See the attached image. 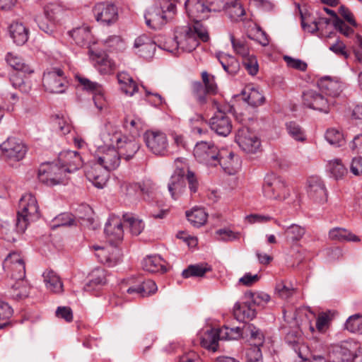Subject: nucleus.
I'll return each instance as SVG.
<instances>
[{
    "mask_svg": "<svg viewBox=\"0 0 362 362\" xmlns=\"http://www.w3.org/2000/svg\"><path fill=\"white\" fill-rule=\"evenodd\" d=\"M205 165L208 168L220 166L228 175H235L240 166V160L232 151L219 149L214 143L205 141Z\"/></svg>",
    "mask_w": 362,
    "mask_h": 362,
    "instance_id": "f257e3e1",
    "label": "nucleus"
},
{
    "mask_svg": "<svg viewBox=\"0 0 362 362\" xmlns=\"http://www.w3.org/2000/svg\"><path fill=\"white\" fill-rule=\"evenodd\" d=\"M100 138L105 145H116L120 158L126 160L132 159L140 148L134 136L128 137L122 132L106 127L100 133Z\"/></svg>",
    "mask_w": 362,
    "mask_h": 362,
    "instance_id": "f03ea898",
    "label": "nucleus"
},
{
    "mask_svg": "<svg viewBox=\"0 0 362 362\" xmlns=\"http://www.w3.org/2000/svg\"><path fill=\"white\" fill-rule=\"evenodd\" d=\"M40 216L36 198L32 194H25L21 198L16 218V230L23 233L30 222L37 221Z\"/></svg>",
    "mask_w": 362,
    "mask_h": 362,
    "instance_id": "7ed1b4c3",
    "label": "nucleus"
},
{
    "mask_svg": "<svg viewBox=\"0 0 362 362\" xmlns=\"http://www.w3.org/2000/svg\"><path fill=\"white\" fill-rule=\"evenodd\" d=\"M250 115H235L238 122L243 124V127L238 129L235 141L239 147L245 152L248 153H255L261 147L260 139L255 132H251L247 125L252 118Z\"/></svg>",
    "mask_w": 362,
    "mask_h": 362,
    "instance_id": "20e7f679",
    "label": "nucleus"
},
{
    "mask_svg": "<svg viewBox=\"0 0 362 362\" xmlns=\"http://www.w3.org/2000/svg\"><path fill=\"white\" fill-rule=\"evenodd\" d=\"M175 39L179 48L185 52H192L199 45L200 40L204 41V30L202 24L178 26L175 30Z\"/></svg>",
    "mask_w": 362,
    "mask_h": 362,
    "instance_id": "39448f33",
    "label": "nucleus"
},
{
    "mask_svg": "<svg viewBox=\"0 0 362 362\" xmlns=\"http://www.w3.org/2000/svg\"><path fill=\"white\" fill-rule=\"evenodd\" d=\"M243 334H245L244 326L243 328L223 326L218 329H211L205 333L206 336L205 337V349L214 353L218 350L219 341L236 340Z\"/></svg>",
    "mask_w": 362,
    "mask_h": 362,
    "instance_id": "423d86ee",
    "label": "nucleus"
},
{
    "mask_svg": "<svg viewBox=\"0 0 362 362\" xmlns=\"http://www.w3.org/2000/svg\"><path fill=\"white\" fill-rule=\"evenodd\" d=\"M262 189L264 196L270 199H284L288 194L285 180L274 173L266 175Z\"/></svg>",
    "mask_w": 362,
    "mask_h": 362,
    "instance_id": "0eeeda50",
    "label": "nucleus"
},
{
    "mask_svg": "<svg viewBox=\"0 0 362 362\" xmlns=\"http://www.w3.org/2000/svg\"><path fill=\"white\" fill-rule=\"evenodd\" d=\"M67 83L65 74L60 68H51L44 72L42 85L45 89L49 93H64L67 87Z\"/></svg>",
    "mask_w": 362,
    "mask_h": 362,
    "instance_id": "6e6552de",
    "label": "nucleus"
},
{
    "mask_svg": "<svg viewBox=\"0 0 362 362\" xmlns=\"http://www.w3.org/2000/svg\"><path fill=\"white\" fill-rule=\"evenodd\" d=\"M64 169L57 163H42L38 170L39 180L47 186H54L64 182Z\"/></svg>",
    "mask_w": 362,
    "mask_h": 362,
    "instance_id": "1a4fd4ad",
    "label": "nucleus"
},
{
    "mask_svg": "<svg viewBox=\"0 0 362 362\" xmlns=\"http://www.w3.org/2000/svg\"><path fill=\"white\" fill-rule=\"evenodd\" d=\"M144 139L147 148L153 154L165 156L168 150V139L165 133L157 129L146 131Z\"/></svg>",
    "mask_w": 362,
    "mask_h": 362,
    "instance_id": "9d476101",
    "label": "nucleus"
},
{
    "mask_svg": "<svg viewBox=\"0 0 362 362\" xmlns=\"http://www.w3.org/2000/svg\"><path fill=\"white\" fill-rule=\"evenodd\" d=\"M0 150L6 159L19 161L25 157L28 148L21 139L9 136L0 144Z\"/></svg>",
    "mask_w": 362,
    "mask_h": 362,
    "instance_id": "9b49d317",
    "label": "nucleus"
},
{
    "mask_svg": "<svg viewBox=\"0 0 362 362\" xmlns=\"http://www.w3.org/2000/svg\"><path fill=\"white\" fill-rule=\"evenodd\" d=\"M95 158L98 164L108 172L116 170L120 165L121 158L112 145L100 148Z\"/></svg>",
    "mask_w": 362,
    "mask_h": 362,
    "instance_id": "f8f14e48",
    "label": "nucleus"
},
{
    "mask_svg": "<svg viewBox=\"0 0 362 362\" xmlns=\"http://www.w3.org/2000/svg\"><path fill=\"white\" fill-rule=\"evenodd\" d=\"M92 11L95 20L101 25L109 26L118 20L117 8L112 4L98 3Z\"/></svg>",
    "mask_w": 362,
    "mask_h": 362,
    "instance_id": "ddd939ff",
    "label": "nucleus"
},
{
    "mask_svg": "<svg viewBox=\"0 0 362 362\" xmlns=\"http://www.w3.org/2000/svg\"><path fill=\"white\" fill-rule=\"evenodd\" d=\"M98 260L108 267L117 264L122 259V252L117 244H109L105 247H94Z\"/></svg>",
    "mask_w": 362,
    "mask_h": 362,
    "instance_id": "4468645a",
    "label": "nucleus"
},
{
    "mask_svg": "<svg viewBox=\"0 0 362 362\" xmlns=\"http://www.w3.org/2000/svg\"><path fill=\"white\" fill-rule=\"evenodd\" d=\"M168 189L174 200L178 199L185 192V172L182 168L177 167L170 178Z\"/></svg>",
    "mask_w": 362,
    "mask_h": 362,
    "instance_id": "2eb2a0df",
    "label": "nucleus"
},
{
    "mask_svg": "<svg viewBox=\"0 0 362 362\" xmlns=\"http://www.w3.org/2000/svg\"><path fill=\"white\" fill-rule=\"evenodd\" d=\"M104 232L110 244H118L124 236L123 226L119 217L112 215L105 223Z\"/></svg>",
    "mask_w": 362,
    "mask_h": 362,
    "instance_id": "dca6fc26",
    "label": "nucleus"
},
{
    "mask_svg": "<svg viewBox=\"0 0 362 362\" xmlns=\"http://www.w3.org/2000/svg\"><path fill=\"white\" fill-rule=\"evenodd\" d=\"M146 24L149 28L160 29L168 22V16L162 6H153L149 8L144 16Z\"/></svg>",
    "mask_w": 362,
    "mask_h": 362,
    "instance_id": "f3484780",
    "label": "nucleus"
},
{
    "mask_svg": "<svg viewBox=\"0 0 362 362\" xmlns=\"http://www.w3.org/2000/svg\"><path fill=\"white\" fill-rule=\"evenodd\" d=\"M59 165L64 173H73L83 166V160L77 151H64L59 155Z\"/></svg>",
    "mask_w": 362,
    "mask_h": 362,
    "instance_id": "a211bd4d",
    "label": "nucleus"
},
{
    "mask_svg": "<svg viewBox=\"0 0 362 362\" xmlns=\"http://www.w3.org/2000/svg\"><path fill=\"white\" fill-rule=\"evenodd\" d=\"M108 173L97 161L87 165L85 170L87 179L98 188H103L105 187L108 180Z\"/></svg>",
    "mask_w": 362,
    "mask_h": 362,
    "instance_id": "6ab92c4d",
    "label": "nucleus"
},
{
    "mask_svg": "<svg viewBox=\"0 0 362 362\" xmlns=\"http://www.w3.org/2000/svg\"><path fill=\"white\" fill-rule=\"evenodd\" d=\"M89 56L101 74H110L115 69V62L103 51L89 49Z\"/></svg>",
    "mask_w": 362,
    "mask_h": 362,
    "instance_id": "aec40b11",
    "label": "nucleus"
},
{
    "mask_svg": "<svg viewBox=\"0 0 362 362\" xmlns=\"http://www.w3.org/2000/svg\"><path fill=\"white\" fill-rule=\"evenodd\" d=\"M308 194L314 202L325 203L327 200V192L322 180L313 176L308 180Z\"/></svg>",
    "mask_w": 362,
    "mask_h": 362,
    "instance_id": "412c9836",
    "label": "nucleus"
},
{
    "mask_svg": "<svg viewBox=\"0 0 362 362\" xmlns=\"http://www.w3.org/2000/svg\"><path fill=\"white\" fill-rule=\"evenodd\" d=\"M317 86L320 90L331 97L335 98L339 96L342 92L343 83L329 76H324L317 81Z\"/></svg>",
    "mask_w": 362,
    "mask_h": 362,
    "instance_id": "4be33fe9",
    "label": "nucleus"
},
{
    "mask_svg": "<svg viewBox=\"0 0 362 362\" xmlns=\"http://www.w3.org/2000/svg\"><path fill=\"white\" fill-rule=\"evenodd\" d=\"M209 125L211 130L223 136H228L233 128L231 120L226 115H215L211 118Z\"/></svg>",
    "mask_w": 362,
    "mask_h": 362,
    "instance_id": "5701e85b",
    "label": "nucleus"
},
{
    "mask_svg": "<svg viewBox=\"0 0 362 362\" xmlns=\"http://www.w3.org/2000/svg\"><path fill=\"white\" fill-rule=\"evenodd\" d=\"M233 315L240 322L252 320L256 317L255 306L252 302H237L233 307Z\"/></svg>",
    "mask_w": 362,
    "mask_h": 362,
    "instance_id": "b1692460",
    "label": "nucleus"
},
{
    "mask_svg": "<svg viewBox=\"0 0 362 362\" xmlns=\"http://www.w3.org/2000/svg\"><path fill=\"white\" fill-rule=\"evenodd\" d=\"M156 40L153 41L146 35L138 37L134 42V47L137 49V54L141 57L151 58L156 51Z\"/></svg>",
    "mask_w": 362,
    "mask_h": 362,
    "instance_id": "393cba45",
    "label": "nucleus"
},
{
    "mask_svg": "<svg viewBox=\"0 0 362 362\" xmlns=\"http://www.w3.org/2000/svg\"><path fill=\"white\" fill-rule=\"evenodd\" d=\"M332 321V315L330 311L321 312L316 318L315 326L310 322L309 330L314 337L316 333L326 334L331 326Z\"/></svg>",
    "mask_w": 362,
    "mask_h": 362,
    "instance_id": "a878e982",
    "label": "nucleus"
},
{
    "mask_svg": "<svg viewBox=\"0 0 362 362\" xmlns=\"http://www.w3.org/2000/svg\"><path fill=\"white\" fill-rule=\"evenodd\" d=\"M185 6L188 16L194 22V24H202L204 0H187Z\"/></svg>",
    "mask_w": 362,
    "mask_h": 362,
    "instance_id": "bb28decb",
    "label": "nucleus"
},
{
    "mask_svg": "<svg viewBox=\"0 0 362 362\" xmlns=\"http://www.w3.org/2000/svg\"><path fill=\"white\" fill-rule=\"evenodd\" d=\"M5 59L7 64L16 71L28 74L34 72L33 67L30 64L26 63L25 60L17 54L8 52L6 54Z\"/></svg>",
    "mask_w": 362,
    "mask_h": 362,
    "instance_id": "cd10ccee",
    "label": "nucleus"
},
{
    "mask_svg": "<svg viewBox=\"0 0 362 362\" xmlns=\"http://www.w3.org/2000/svg\"><path fill=\"white\" fill-rule=\"evenodd\" d=\"M9 33L14 43L24 45L28 40V29L21 23L14 22L9 26Z\"/></svg>",
    "mask_w": 362,
    "mask_h": 362,
    "instance_id": "c85d7f7f",
    "label": "nucleus"
},
{
    "mask_svg": "<svg viewBox=\"0 0 362 362\" xmlns=\"http://www.w3.org/2000/svg\"><path fill=\"white\" fill-rule=\"evenodd\" d=\"M117 78L120 89L125 95L132 96L138 91L137 83L128 73L119 72L117 74Z\"/></svg>",
    "mask_w": 362,
    "mask_h": 362,
    "instance_id": "c756f323",
    "label": "nucleus"
},
{
    "mask_svg": "<svg viewBox=\"0 0 362 362\" xmlns=\"http://www.w3.org/2000/svg\"><path fill=\"white\" fill-rule=\"evenodd\" d=\"M305 100H307L310 98L312 100L310 103H305L308 107L314 110L323 112L324 113H328L331 110L328 105V101L322 95L316 93H308L305 95Z\"/></svg>",
    "mask_w": 362,
    "mask_h": 362,
    "instance_id": "7c9ffc66",
    "label": "nucleus"
},
{
    "mask_svg": "<svg viewBox=\"0 0 362 362\" xmlns=\"http://www.w3.org/2000/svg\"><path fill=\"white\" fill-rule=\"evenodd\" d=\"M146 124L145 122L137 115H127L123 121V127L129 131L132 136H137L143 130Z\"/></svg>",
    "mask_w": 362,
    "mask_h": 362,
    "instance_id": "2f4dec72",
    "label": "nucleus"
},
{
    "mask_svg": "<svg viewBox=\"0 0 362 362\" xmlns=\"http://www.w3.org/2000/svg\"><path fill=\"white\" fill-rule=\"evenodd\" d=\"M241 94L243 100L252 107H258L265 100L264 95L257 89L251 86H246Z\"/></svg>",
    "mask_w": 362,
    "mask_h": 362,
    "instance_id": "473e14b6",
    "label": "nucleus"
},
{
    "mask_svg": "<svg viewBox=\"0 0 362 362\" xmlns=\"http://www.w3.org/2000/svg\"><path fill=\"white\" fill-rule=\"evenodd\" d=\"M44 282L47 288L56 293L63 291V284L59 276L54 272L46 271L43 273Z\"/></svg>",
    "mask_w": 362,
    "mask_h": 362,
    "instance_id": "72a5a7b5",
    "label": "nucleus"
},
{
    "mask_svg": "<svg viewBox=\"0 0 362 362\" xmlns=\"http://www.w3.org/2000/svg\"><path fill=\"white\" fill-rule=\"evenodd\" d=\"M223 69L230 75H235L240 69L238 61L232 55L220 53L217 56Z\"/></svg>",
    "mask_w": 362,
    "mask_h": 362,
    "instance_id": "f704fd0d",
    "label": "nucleus"
},
{
    "mask_svg": "<svg viewBox=\"0 0 362 362\" xmlns=\"http://www.w3.org/2000/svg\"><path fill=\"white\" fill-rule=\"evenodd\" d=\"M129 187L134 189H139L144 199L148 202L154 198L157 189L156 184L151 180H146L142 182L132 185Z\"/></svg>",
    "mask_w": 362,
    "mask_h": 362,
    "instance_id": "c9c22d12",
    "label": "nucleus"
},
{
    "mask_svg": "<svg viewBox=\"0 0 362 362\" xmlns=\"http://www.w3.org/2000/svg\"><path fill=\"white\" fill-rule=\"evenodd\" d=\"M163 259L158 255L148 256L144 259L142 267L144 270L151 273L165 272L166 268L163 265Z\"/></svg>",
    "mask_w": 362,
    "mask_h": 362,
    "instance_id": "e433bc0d",
    "label": "nucleus"
},
{
    "mask_svg": "<svg viewBox=\"0 0 362 362\" xmlns=\"http://www.w3.org/2000/svg\"><path fill=\"white\" fill-rule=\"evenodd\" d=\"M329 238L334 241L359 242L360 238L343 228H334L329 231Z\"/></svg>",
    "mask_w": 362,
    "mask_h": 362,
    "instance_id": "4c0bfd02",
    "label": "nucleus"
},
{
    "mask_svg": "<svg viewBox=\"0 0 362 362\" xmlns=\"http://www.w3.org/2000/svg\"><path fill=\"white\" fill-rule=\"evenodd\" d=\"M327 171L336 180L341 179L346 173L347 169L339 158H334L327 162Z\"/></svg>",
    "mask_w": 362,
    "mask_h": 362,
    "instance_id": "58836bf2",
    "label": "nucleus"
},
{
    "mask_svg": "<svg viewBox=\"0 0 362 362\" xmlns=\"http://www.w3.org/2000/svg\"><path fill=\"white\" fill-rule=\"evenodd\" d=\"M244 333L246 337H249L250 341L253 343L252 346H262L264 342V335L259 328L253 324L244 325Z\"/></svg>",
    "mask_w": 362,
    "mask_h": 362,
    "instance_id": "ea45409f",
    "label": "nucleus"
},
{
    "mask_svg": "<svg viewBox=\"0 0 362 362\" xmlns=\"http://www.w3.org/2000/svg\"><path fill=\"white\" fill-rule=\"evenodd\" d=\"M305 231L304 227L297 224H291L290 226L286 227L284 235L288 242L296 244L303 238Z\"/></svg>",
    "mask_w": 362,
    "mask_h": 362,
    "instance_id": "a19ab883",
    "label": "nucleus"
},
{
    "mask_svg": "<svg viewBox=\"0 0 362 362\" xmlns=\"http://www.w3.org/2000/svg\"><path fill=\"white\" fill-rule=\"evenodd\" d=\"M186 216L194 227L199 228L204 225V208L201 206H194L187 211Z\"/></svg>",
    "mask_w": 362,
    "mask_h": 362,
    "instance_id": "79ce46f5",
    "label": "nucleus"
},
{
    "mask_svg": "<svg viewBox=\"0 0 362 362\" xmlns=\"http://www.w3.org/2000/svg\"><path fill=\"white\" fill-rule=\"evenodd\" d=\"M325 138L329 144L336 147L341 146L344 144L343 133L335 128L328 129L325 132Z\"/></svg>",
    "mask_w": 362,
    "mask_h": 362,
    "instance_id": "37998d69",
    "label": "nucleus"
},
{
    "mask_svg": "<svg viewBox=\"0 0 362 362\" xmlns=\"http://www.w3.org/2000/svg\"><path fill=\"white\" fill-rule=\"evenodd\" d=\"M286 128L288 134L296 141H305L306 136L305 134V131L296 122L291 121L286 122Z\"/></svg>",
    "mask_w": 362,
    "mask_h": 362,
    "instance_id": "c03bdc74",
    "label": "nucleus"
},
{
    "mask_svg": "<svg viewBox=\"0 0 362 362\" xmlns=\"http://www.w3.org/2000/svg\"><path fill=\"white\" fill-rule=\"evenodd\" d=\"M71 37L76 43L80 46L86 45L91 38V33L88 28H78L74 30Z\"/></svg>",
    "mask_w": 362,
    "mask_h": 362,
    "instance_id": "a18cd8bd",
    "label": "nucleus"
},
{
    "mask_svg": "<svg viewBox=\"0 0 362 362\" xmlns=\"http://www.w3.org/2000/svg\"><path fill=\"white\" fill-rule=\"evenodd\" d=\"M230 40L234 52L243 59L250 55L249 47L246 42L242 39H236L233 35H230Z\"/></svg>",
    "mask_w": 362,
    "mask_h": 362,
    "instance_id": "49530a36",
    "label": "nucleus"
},
{
    "mask_svg": "<svg viewBox=\"0 0 362 362\" xmlns=\"http://www.w3.org/2000/svg\"><path fill=\"white\" fill-rule=\"evenodd\" d=\"M123 218L128 223L130 232L134 235H139L144 229V223L142 220L136 218L130 214H124Z\"/></svg>",
    "mask_w": 362,
    "mask_h": 362,
    "instance_id": "de8ad7c7",
    "label": "nucleus"
},
{
    "mask_svg": "<svg viewBox=\"0 0 362 362\" xmlns=\"http://www.w3.org/2000/svg\"><path fill=\"white\" fill-rule=\"evenodd\" d=\"M106 284L105 272L103 269H98L91 274V279L86 286V289L89 291L90 288H95L98 286Z\"/></svg>",
    "mask_w": 362,
    "mask_h": 362,
    "instance_id": "09e8293b",
    "label": "nucleus"
},
{
    "mask_svg": "<svg viewBox=\"0 0 362 362\" xmlns=\"http://www.w3.org/2000/svg\"><path fill=\"white\" fill-rule=\"evenodd\" d=\"M75 79L78 84L83 87V89L86 90L90 91L94 93L101 91V86L98 83L91 81L79 74L75 75Z\"/></svg>",
    "mask_w": 362,
    "mask_h": 362,
    "instance_id": "8fccbe9b",
    "label": "nucleus"
},
{
    "mask_svg": "<svg viewBox=\"0 0 362 362\" xmlns=\"http://www.w3.org/2000/svg\"><path fill=\"white\" fill-rule=\"evenodd\" d=\"M156 43L160 49L172 53L175 52L180 49L175 37H168L163 40V37H158L156 38Z\"/></svg>",
    "mask_w": 362,
    "mask_h": 362,
    "instance_id": "3c124183",
    "label": "nucleus"
},
{
    "mask_svg": "<svg viewBox=\"0 0 362 362\" xmlns=\"http://www.w3.org/2000/svg\"><path fill=\"white\" fill-rule=\"evenodd\" d=\"M4 269L11 272V276L16 280H23L25 276V262H21L9 266H3Z\"/></svg>",
    "mask_w": 362,
    "mask_h": 362,
    "instance_id": "603ef678",
    "label": "nucleus"
},
{
    "mask_svg": "<svg viewBox=\"0 0 362 362\" xmlns=\"http://www.w3.org/2000/svg\"><path fill=\"white\" fill-rule=\"evenodd\" d=\"M182 276L185 279L203 277L204 265L202 264H190L182 271Z\"/></svg>",
    "mask_w": 362,
    "mask_h": 362,
    "instance_id": "864d4df0",
    "label": "nucleus"
},
{
    "mask_svg": "<svg viewBox=\"0 0 362 362\" xmlns=\"http://www.w3.org/2000/svg\"><path fill=\"white\" fill-rule=\"evenodd\" d=\"M243 65L247 73L251 76H255L259 71V64L254 54H250L243 58Z\"/></svg>",
    "mask_w": 362,
    "mask_h": 362,
    "instance_id": "5fc2aeb1",
    "label": "nucleus"
},
{
    "mask_svg": "<svg viewBox=\"0 0 362 362\" xmlns=\"http://www.w3.org/2000/svg\"><path fill=\"white\" fill-rule=\"evenodd\" d=\"M285 340L286 342L291 346V348L293 349V351L297 354L299 358L305 360L300 351L299 337L296 332H291L288 333L286 336Z\"/></svg>",
    "mask_w": 362,
    "mask_h": 362,
    "instance_id": "6e6d98bb",
    "label": "nucleus"
},
{
    "mask_svg": "<svg viewBox=\"0 0 362 362\" xmlns=\"http://www.w3.org/2000/svg\"><path fill=\"white\" fill-rule=\"evenodd\" d=\"M75 224V220L71 214H61L53 220L52 228L60 226H70Z\"/></svg>",
    "mask_w": 362,
    "mask_h": 362,
    "instance_id": "4d7b16f0",
    "label": "nucleus"
},
{
    "mask_svg": "<svg viewBox=\"0 0 362 362\" xmlns=\"http://www.w3.org/2000/svg\"><path fill=\"white\" fill-rule=\"evenodd\" d=\"M200 75L202 82L193 81L192 83V94L197 101L202 105L204 103V71H202Z\"/></svg>",
    "mask_w": 362,
    "mask_h": 362,
    "instance_id": "13d9d810",
    "label": "nucleus"
},
{
    "mask_svg": "<svg viewBox=\"0 0 362 362\" xmlns=\"http://www.w3.org/2000/svg\"><path fill=\"white\" fill-rule=\"evenodd\" d=\"M275 289L279 297L283 299L290 298L295 293L294 288L290 284L284 281L277 283Z\"/></svg>",
    "mask_w": 362,
    "mask_h": 362,
    "instance_id": "bf43d9fd",
    "label": "nucleus"
},
{
    "mask_svg": "<svg viewBox=\"0 0 362 362\" xmlns=\"http://www.w3.org/2000/svg\"><path fill=\"white\" fill-rule=\"evenodd\" d=\"M146 95L148 98V100L155 107H161L162 110L168 111V105L164 100L163 98L158 93H153L148 90H146Z\"/></svg>",
    "mask_w": 362,
    "mask_h": 362,
    "instance_id": "052dcab7",
    "label": "nucleus"
},
{
    "mask_svg": "<svg viewBox=\"0 0 362 362\" xmlns=\"http://www.w3.org/2000/svg\"><path fill=\"white\" fill-rule=\"evenodd\" d=\"M139 284L141 286V288L139 289L141 291L143 297L155 293L158 289L155 281L151 279L139 281Z\"/></svg>",
    "mask_w": 362,
    "mask_h": 362,
    "instance_id": "680f3d73",
    "label": "nucleus"
},
{
    "mask_svg": "<svg viewBox=\"0 0 362 362\" xmlns=\"http://www.w3.org/2000/svg\"><path fill=\"white\" fill-rule=\"evenodd\" d=\"M247 362H263L262 354L259 346H252L246 351Z\"/></svg>",
    "mask_w": 362,
    "mask_h": 362,
    "instance_id": "e2e57ef3",
    "label": "nucleus"
},
{
    "mask_svg": "<svg viewBox=\"0 0 362 362\" xmlns=\"http://www.w3.org/2000/svg\"><path fill=\"white\" fill-rule=\"evenodd\" d=\"M216 235L217 240L223 241H232L239 238V233L226 228L216 230Z\"/></svg>",
    "mask_w": 362,
    "mask_h": 362,
    "instance_id": "0e129e2a",
    "label": "nucleus"
},
{
    "mask_svg": "<svg viewBox=\"0 0 362 362\" xmlns=\"http://www.w3.org/2000/svg\"><path fill=\"white\" fill-rule=\"evenodd\" d=\"M203 124L204 119L202 115H194V116L189 119L191 132L193 134L197 133L201 134L202 133Z\"/></svg>",
    "mask_w": 362,
    "mask_h": 362,
    "instance_id": "69168bd1",
    "label": "nucleus"
},
{
    "mask_svg": "<svg viewBox=\"0 0 362 362\" xmlns=\"http://www.w3.org/2000/svg\"><path fill=\"white\" fill-rule=\"evenodd\" d=\"M351 360V351L347 349L339 347L334 351V358L330 362H350Z\"/></svg>",
    "mask_w": 362,
    "mask_h": 362,
    "instance_id": "338daca9",
    "label": "nucleus"
},
{
    "mask_svg": "<svg viewBox=\"0 0 362 362\" xmlns=\"http://www.w3.org/2000/svg\"><path fill=\"white\" fill-rule=\"evenodd\" d=\"M217 93L218 86L214 76L205 72V93L214 95Z\"/></svg>",
    "mask_w": 362,
    "mask_h": 362,
    "instance_id": "774afa93",
    "label": "nucleus"
}]
</instances>
